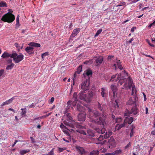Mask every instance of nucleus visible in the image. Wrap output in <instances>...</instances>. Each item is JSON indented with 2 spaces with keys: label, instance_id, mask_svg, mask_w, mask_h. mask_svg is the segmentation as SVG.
Instances as JSON below:
<instances>
[{
  "label": "nucleus",
  "instance_id": "obj_1",
  "mask_svg": "<svg viewBox=\"0 0 155 155\" xmlns=\"http://www.w3.org/2000/svg\"><path fill=\"white\" fill-rule=\"evenodd\" d=\"M96 107L97 110L102 112L101 116L97 118L101 115V113L97 110L93 111L90 108H87L89 112L88 117L91 119V121L94 122L96 124L99 125H102L104 127L101 130L99 128H95L94 129L96 132L99 134H103L105 133L106 129L104 127L107 123V115L104 114V110L103 109V107H102L101 104L98 102L96 105Z\"/></svg>",
  "mask_w": 155,
  "mask_h": 155
},
{
  "label": "nucleus",
  "instance_id": "obj_2",
  "mask_svg": "<svg viewBox=\"0 0 155 155\" xmlns=\"http://www.w3.org/2000/svg\"><path fill=\"white\" fill-rule=\"evenodd\" d=\"M66 117H67V120H64V123L67 126L71 128V130L74 131L76 128L80 129H86L85 126H81L78 123L72 120V117L69 113L67 114Z\"/></svg>",
  "mask_w": 155,
  "mask_h": 155
},
{
  "label": "nucleus",
  "instance_id": "obj_3",
  "mask_svg": "<svg viewBox=\"0 0 155 155\" xmlns=\"http://www.w3.org/2000/svg\"><path fill=\"white\" fill-rule=\"evenodd\" d=\"M77 93H74L73 95V98L71 101H68L67 103V104L68 106H75L77 104V110L81 111L83 110V104L80 101H78L77 99Z\"/></svg>",
  "mask_w": 155,
  "mask_h": 155
},
{
  "label": "nucleus",
  "instance_id": "obj_4",
  "mask_svg": "<svg viewBox=\"0 0 155 155\" xmlns=\"http://www.w3.org/2000/svg\"><path fill=\"white\" fill-rule=\"evenodd\" d=\"M15 19V16L12 14L8 12L4 15L2 18V20L4 22L11 23Z\"/></svg>",
  "mask_w": 155,
  "mask_h": 155
},
{
  "label": "nucleus",
  "instance_id": "obj_5",
  "mask_svg": "<svg viewBox=\"0 0 155 155\" xmlns=\"http://www.w3.org/2000/svg\"><path fill=\"white\" fill-rule=\"evenodd\" d=\"M12 58L16 63H18L21 61L24 58V56L22 54L18 55L16 53H14L12 54Z\"/></svg>",
  "mask_w": 155,
  "mask_h": 155
},
{
  "label": "nucleus",
  "instance_id": "obj_6",
  "mask_svg": "<svg viewBox=\"0 0 155 155\" xmlns=\"http://www.w3.org/2000/svg\"><path fill=\"white\" fill-rule=\"evenodd\" d=\"M90 84V81L89 80L86 79L83 81L81 84V88L83 91L85 92L89 89V86Z\"/></svg>",
  "mask_w": 155,
  "mask_h": 155
},
{
  "label": "nucleus",
  "instance_id": "obj_7",
  "mask_svg": "<svg viewBox=\"0 0 155 155\" xmlns=\"http://www.w3.org/2000/svg\"><path fill=\"white\" fill-rule=\"evenodd\" d=\"M127 80L128 84L127 83H125L124 84V87L122 88L126 90H127L128 89H130L132 87V84H133V81L130 77H128L127 78Z\"/></svg>",
  "mask_w": 155,
  "mask_h": 155
},
{
  "label": "nucleus",
  "instance_id": "obj_8",
  "mask_svg": "<svg viewBox=\"0 0 155 155\" xmlns=\"http://www.w3.org/2000/svg\"><path fill=\"white\" fill-rule=\"evenodd\" d=\"M137 109L136 107L135 106L133 107L130 111L127 110L125 113H124V115L125 116H128L129 115L131 114L135 115L137 114Z\"/></svg>",
  "mask_w": 155,
  "mask_h": 155
},
{
  "label": "nucleus",
  "instance_id": "obj_9",
  "mask_svg": "<svg viewBox=\"0 0 155 155\" xmlns=\"http://www.w3.org/2000/svg\"><path fill=\"white\" fill-rule=\"evenodd\" d=\"M84 91H81V93L78 94V96L81 100L86 101L87 102H89L90 101V98H87V96L84 93Z\"/></svg>",
  "mask_w": 155,
  "mask_h": 155
},
{
  "label": "nucleus",
  "instance_id": "obj_10",
  "mask_svg": "<svg viewBox=\"0 0 155 155\" xmlns=\"http://www.w3.org/2000/svg\"><path fill=\"white\" fill-rule=\"evenodd\" d=\"M75 148L77 152L80 155H84L87 153V151L83 147L77 146H76Z\"/></svg>",
  "mask_w": 155,
  "mask_h": 155
},
{
  "label": "nucleus",
  "instance_id": "obj_11",
  "mask_svg": "<svg viewBox=\"0 0 155 155\" xmlns=\"http://www.w3.org/2000/svg\"><path fill=\"white\" fill-rule=\"evenodd\" d=\"M118 80H119L118 82V84H120V85H121L126 80V78L121 77L120 74H118L117 79L115 80V81H117Z\"/></svg>",
  "mask_w": 155,
  "mask_h": 155
},
{
  "label": "nucleus",
  "instance_id": "obj_12",
  "mask_svg": "<svg viewBox=\"0 0 155 155\" xmlns=\"http://www.w3.org/2000/svg\"><path fill=\"white\" fill-rule=\"evenodd\" d=\"M82 66H80L77 69V70L76 72L74 74V78L73 79V85H74L75 84V81L77 79L76 72L78 74H79L81 73L82 71Z\"/></svg>",
  "mask_w": 155,
  "mask_h": 155
},
{
  "label": "nucleus",
  "instance_id": "obj_13",
  "mask_svg": "<svg viewBox=\"0 0 155 155\" xmlns=\"http://www.w3.org/2000/svg\"><path fill=\"white\" fill-rule=\"evenodd\" d=\"M137 99V97L135 96L134 98L131 97L130 98L129 100L127 101V105H136V102Z\"/></svg>",
  "mask_w": 155,
  "mask_h": 155
},
{
  "label": "nucleus",
  "instance_id": "obj_14",
  "mask_svg": "<svg viewBox=\"0 0 155 155\" xmlns=\"http://www.w3.org/2000/svg\"><path fill=\"white\" fill-rule=\"evenodd\" d=\"M108 143L110 148L114 147L116 146L115 140L112 137L110 138V139L108 141Z\"/></svg>",
  "mask_w": 155,
  "mask_h": 155
},
{
  "label": "nucleus",
  "instance_id": "obj_15",
  "mask_svg": "<svg viewBox=\"0 0 155 155\" xmlns=\"http://www.w3.org/2000/svg\"><path fill=\"white\" fill-rule=\"evenodd\" d=\"M86 117V114L85 113L79 114L78 115V119L79 121H84Z\"/></svg>",
  "mask_w": 155,
  "mask_h": 155
},
{
  "label": "nucleus",
  "instance_id": "obj_16",
  "mask_svg": "<svg viewBox=\"0 0 155 155\" xmlns=\"http://www.w3.org/2000/svg\"><path fill=\"white\" fill-rule=\"evenodd\" d=\"M114 66L115 67V70L117 69V67L119 68L120 70H122L123 69V68L121 64V63L120 60H118L116 61L114 64Z\"/></svg>",
  "mask_w": 155,
  "mask_h": 155
},
{
  "label": "nucleus",
  "instance_id": "obj_17",
  "mask_svg": "<svg viewBox=\"0 0 155 155\" xmlns=\"http://www.w3.org/2000/svg\"><path fill=\"white\" fill-rule=\"evenodd\" d=\"M25 50L29 54H31L34 53V48L31 46L27 47L25 49Z\"/></svg>",
  "mask_w": 155,
  "mask_h": 155
},
{
  "label": "nucleus",
  "instance_id": "obj_18",
  "mask_svg": "<svg viewBox=\"0 0 155 155\" xmlns=\"http://www.w3.org/2000/svg\"><path fill=\"white\" fill-rule=\"evenodd\" d=\"M81 29L80 28H78L75 29L73 30V32L71 35V38H73L76 36L77 34L80 31Z\"/></svg>",
  "mask_w": 155,
  "mask_h": 155
},
{
  "label": "nucleus",
  "instance_id": "obj_19",
  "mask_svg": "<svg viewBox=\"0 0 155 155\" xmlns=\"http://www.w3.org/2000/svg\"><path fill=\"white\" fill-rule=\"evenodd\" d=\"M133 120L134 118L132 117H126L124 119V121L126 124H130L133 122Z\"/></svg>",
  "mask_w": 155,
  "mask_h": 155
},
{
  "label": "nucleus",
  "instance_id": "obj_20",
  "mask_svg": "<svg viewBox=\"0 0 155 155\" xmlns=\"http://www.w3.org/2000/svg\"><path fill=\"white\" fill-rule=\"evenodd\" d=\"M103 61V58L102 57L100 56L96 58L95 60L96 64L97 65H100Z\"/></svg>",
  "mask_w": 155,
  "mask_h": 155
},
{
  "label": "nucleus",
  "instance_id": "obj_21",
  "mask_svg": "<svg viewBox=\"0 0 155 155\" xmlns=\"http://www.w3.org/2000/svg\"><path fill=\"white\" fill-rule=\"evenodd\" d=\"M15 96H14L11 98V99L7 100L6 101L3 102L2 104V106H5V105H7L10 103H11L13 100L15 99Z\"/></svg>",
  "mask_w": 155,
  "mask_h": 155
},
{
  "label": "nucleus",
  "instance_id": "obj_22",
  "mask_svg": "<svg viewBox=\"0 0 155 155\" xmlns=\"http://www.w3.org/2000/svg\"><path fill=\"white\" fill-rule=\"evenodd\" d=\"M110 88L113 91L114 97L115 95L117 94V89L116 86L111 85L110 86Z\"/></svg>",
  "mask_w": 155,
  "mask_h": 155
},
{
  "label": "nucleus",
  "instance_id": "obj_23",
  "mask_svg": "<svg viewBox=\"0 0 155 155\" xmlns=\"http://www.w3.org/2000/svg\"><path fill=\"white\" fill-rule=\"evenodd\" d=\"M112 134V131L109 130L108 132L107 131L106 134H104V138L105 139H106L111 135Z\"/></svg>",
  "mask_w": 155,
  "mask_h": 155
},
{
  "label": "nucleus",
  "instance_id": "obj_24",
  "mask_svg": "<svg viewBox=\"0 0 155 155\" xmlns=\"http://www.w3.org/2000/svg\"><path fill=\"white\" fill-rule=\"evenodd\" d=\"M101 95L102 97H105L107 92L106 89L104 87H102L101 89Z\"/></svg>",
  "mask_w": 155,
  "mask_h": 155
},
{
  "label": "nucleus",
  "instance_id": "obj_25",
  "mask_svg": "<svg viewBox=\"0 0 155 155\" xmlns=\"http://www.w3.org/2000/svg\"><path fill=\"white\" fill-rule=\"evenodd\" d=\"M135 128V126L134 125L132 124L131 126V131L130 134V137H132L134 134L135 133L134 130Z\"/></svg>",
  "mask_w": 155,
  "mask_h": 155
},
{
  "label": "nucleus",
  "instance_id": "obj_26",
  "mask_svg": "<svg viewBox=\"0 0 155 155\" xmlns=\"http://www.w3.org/2000/svg\"><path fill=\"white\" fill-rule=\"evenodd\" d=\"M28 45L33 47H39L41 46V45L40 44L36 43H35L34 42L30 43L28 44Z\"/></svg>",
  "mask_w": 155,
  "mask_h": 155
},
{
  "label": "nucleus",
  "instance_id": "obj_27",
  "mask_svg": "<svg viewBox=\"0 0 155 155\" xmlns=\"http://www.w3.org/2000/svg\"><path fill=\"white\" fill-rule=\"evenodd\" d=\"M12 54H10L7 52H5L2 55L1 57L3 58H5L6 57H10L12 58Z\"/></svg>",
  "mask_w": 155,
  "mask_h": 155
},
{
  "label": "nucleus",
  "instance_id": "obj_28",
  "mask_svg": "<svg viewBox=\"0 0 155 155\" xmlns=\"http://www.w3.org/2000/svg\"><path fill=\"white\" fill-rule=\"evenodd\" d=\"M22 111L21 113V114L22 117H24L26 116V113L27 109L26 108H22L21 109Z\"/></svg>",
  "mask_w": 155,
  "mask_h": 155
},
{
  "label": "nucleus",
  "instance_id": "obj_29",
  "mask_svg": "<svg viewBox=\"0 0 155 155\" xmlns=\"http://www.w3.org/2000/svg\"><path fill=\"white\" fill-rule=\"evenodd\" d=\"M92 74V71L91 70H87V71H85L84 72L83 75L85 76V75H86L87 76H89L90 75H91Z\"/></svg>",
  "mask_w": 155,
  "mask_h": 155
},
{
  "label": "nucleus",
  "instance_id": "obj_30",
  "mask_svg": "<svg viewBox=\"0 0 155 155\" xmlns=\"http://www.w3.org/2000/svg\"><path fill=\"white\" fill-rule=\"evenodd\" d=\"M132 93L131 95H134V94H136V93L137 92V91L136 89L135 88V85L133 84H132Z\"/></svg>",
  "mask_w": 155,
  "mask_h": 155
},
{
  "label": "nucleus",
  "instance_id": "obj_31",
  "mask_svg": "<svg viewBox=\"0 0 155 155\" xmlns=\"http://www.w3.org/2000/svg\"><path fill=\"white\" fill-rule=\"evenodd\" d=\"M29 152V150H21L20 151L19 153L21 155H23Z\"/></svg>",
  "mask_w": 155,
  "mask_h": 155
},
{
  "label": "nucleus",
  "instance_id": "obj_32",
  "mask_svg": "<svg viewBox=\"0 0 155 155\" xmlns=\"http://www.w3.org/2000/svg\"><path fill=\"white\" fill-rule=\"evenodd\" d=\"M87 134L88 135L91 137H94V134L93 131L91 130H87Z\"/></svg>",
  "mask_w": 155,
  "mask_h": 155
},
{
  "label": "nucleus",
  "instance_id": "obj_33",
  "mask_svg": "<svg viewBox=\"0 0 155 155\" xmlns=\"http://www.w3.org/2000/svg\"><path fill=\"white\" fill-rule=\"evenodd\" d=\"M122 151L121 149L117 150L114 151V153L115 155H120L122 153Z\"/></svg>",
  "mask_w": 155,
  "mask_h": 155
},
{
  "label": "nucleus",
  "instance_id": "obj_34",
  "mask_svg": "<svg viewBox=\"0 0 155 155\" xmlns=\"http://www.w3.org/2000/svg\"><path fill=\"white\" fill-rule=\"evenodd\" d=\"M14 66V64L13 63H12L8 65L7 66L6 68L7 70H11L13 67Z\"/></svg>",
  "mask_w": 155,
  "mask_h": 155
},
{
  "label": "nucleus",
  "instance_id": "obj_35",
  "mask_svg": "<svg viewBox=\"0 0 155 155\" xmlns=\"http://www.w3.org/2000/svg\"><path fill=\"white\" fill-rule=\"evenodd\" d=\"M104 139V137L103 136H101V135H100L99 137L97 138V139L99 141L98 143H97V144H101V143L102 142L101 141L102 140Z\"/></svg>",
  "mask_w": 155,
  "mask_h": 155
},
{
  "label": "nucleus",
  "instance_id": "obj_36",
  "mask_svg": "<svg viewBox=\"0 0 155 155\" xmlns=\"http://www.w3.org/2000/svg\"><path fill=\"white\" fill-rule=\"evenodd\" d=\"M90 154L91 155H98L99 154V151L98 150H93L91 152Z\"/></svg>",
  "mask_w": 155,
  "mask_h": 155
},
{
  "label": "nucleus",
  "instance_id": "obj_37",
  "mask_svg": "<svg viewBox=\"0 0 155 155\" xmlns=\"http://www.w3.org/2000/svg\"><path fill=\"white\" fill-rule=\"evenodd\" d=\"M76 131L77 132L79 133L80 134H83L84 135L86 134V132L85 131H84L83 130H81V129H78V130H76Z\"/></svg>",
  "mask_w": 155,
  "mask_h": 155
},
{
  "label": "nucleus",
  "instance_id": "obj_38",
  "mask_svg": "<svg viewBox=\"0 0 155 155\" xmlns=\"http://www.w3.org/2000/svg\"><path fill=\"white\" fill-rule=\"evenodd\" d=\"M60 127L61 128H65L67 129H68V130H69V131H72L71 129V128L68 127V126H67V127H66L62 124L61 123L60 126Z\"/></svg>",
  "mask_w": 155,
  "mask_h": 155
},
{
  "label": "nucleus",
  "instance_id": "obj_39",
  "mask_svg": "<svg viewBox=\"0 0 155 155\" xmlns=\"http://www.w3.org/2000/svg\"><path fill=\"white\" fill-rule=\"evenodd\" d=\"M102 31V29H99L97 31L96 33L94 35V37H95L99 35L101 33Z\"/></svg>",
  "mask_w": 155,
  "mask_h": 155
},
{
  "label": "nucleus",
  "instance_id": "obj_40",
  "mask_svg": "<svg viewBox=\"0 0 155 155\" xmlns=\"http://www.w3.org/2000/svg\"><path fill=\"white\" fill-rule=\"evenodd\" d=\"M131 144V143L130 142H129L128 143L125 147L124 148V149L128 150V149L130 147Z\"/></svg>",
  "mask_w": 155,
  "mask_h": 155
},
{
  "label": "nucleus",
  "instance_id": "obj_41",
  "mask_svg": "<svg viewBox=\"0 0 155 155\" xmlns=\"http://www.w3.org/2000/svg\"><path fill=\"white\" fill-rule=\"evenodd\" d=\"M93 96V94L92 92H91L87 97V98H90V101L91 100V98Z\"/></svg>",
  "mask_w": 155,
  "mask_h": 155
},
{
  "label": "nucleus",
  "instance_id": "obj_42",
  "mask_svg": "<svg viewBox=\"0 0 155 155\" xmlns=\"http://www.w3.org/2000/svg\"><path fill=\"white\" fill-rule=\"evenodd\" d=\"M117 75H118V74H115L113 76H112L111 77V78L110 80V81H115L116 79L114 80V78H115L116 76Z\"/></svg>",
  "mask_w": 155,
  "mask_h": 155
},
{
  "label": "nucleus",
  "instance_id": "obj_43",
  "mask_svg": "<svg viewBox=\"0 0 155 155\" xmlns=\"http://www.w3.org/2000/svg\"><path fill=\"white\" fill-rule=\"evenodd\" d=\"M48 52H46L45 53H44L41 54V57L43 59L44 57H45V56H48Z\"/></svg>",
  "mask_w": 155,
  "mask_h": 155
},
{
  "label": "nucleus",
  "instance_id": "obj_44",
  "mask_svg": "<svg viewBox=\"0 0 155 155\" xmlns=\"http://www.w3.org/2000/svg\"><path fill=\"white\" fill-rule=\"evenodd\" d=\"M54 149L53 148L48 153L47 155H54Z\"/></svg>",
  "mask_w": 155,
  "mask_h": 155
},
{
  "label": "nucleus",
  "instance_id": "obj_45",
  "mask_svg": "<svg viewBox=\"0 0 155 155\" xmlns=\"http://www.w3.org/2000/svg\"><path fill=\"white\" fill-rule=\"evenodd\" d=\"M66 147L59 148L58 151L59 152H62L64 150H66Z\"/></svg>",
  "mask_w": 155,
  "mask_h": 155
},
{
  "label": "nucleus",
  "instance_id": "obj_46",
  "mask_svg": "<svg viewBox=\"0 0 155 155\" xmlns=\"http://www.w3.org/2000/svg\"><path fill=\"white\" fill-rule=\"evenodd\" d=\"M125 2H120V4H118L117 5V7L125 5Z\"/></svg>",
  "mask_w": 155,
  "mask_h": 155
},
{
  "label": "nucleus",
  "instance_id": "obj_47",
  "mask_svg": "<svg viewBox=\"0 0 155 155\" xmlns=\"http://www.w3.org/2000/svg\"><path fill=\"white\" fill-rule=\"evenodd\" d=\"M4 73V70L2 69L0 70V77H1Z\"/></svg>",
  "mask_w": 155,
  "mask_h": 155
},
{
  "label": "nucleus",
  "instance_id": "obj_48",
  "mask_svg": "<svg viewBox=\"0 0 155 155\" xmlns=\"http://www.w3.org/2000/svg\"><path fill=\"white\" fill-rule=\"evenodd\" d=\"M120 129V127H119V124H117L115 126V130H119Z\"/></svg>",
  "mask_w": 155,
  "mask_h": 155
},
{
  "label": "nucleus",
  "instance_id": "obj_49",
  "mask_svg": "<svg viewBox=\"0 0 155 155\" xmlns=\"http://www.w3.org/2000/svg\"><path fill=\"white\" fill-rule=\"evenodd\" d=\"M122 120L121 118L120 117H118L117 118L116 120V122L117 123H119Z\"/></svg>",
  "mask_w": 155,
  "mask_h": 155
},
{
  "label": "nucleus",
  "instance_id": "obj_50",
  "mask_svg": "<svg viewBox=\"0 0 155 155\" xmlns=\"http://www.w3.org/2000/svg\"><path fill=\"white\" fill-rule=\"evenodd\" d=\"M126 124L125 123H124H124L123 124H121L120 125H119V127H120V128H122L123 127L125 126H126Z\"/></svg>",
  "mask_w": 155,
  "mask_h": 155
},
{
  "label": "nucleus",
  "instance_id": "obj_51",
  "mask_svg": "<svg viewBox=\"0 0 155 155\" xmlns=\"http://www.w3.org/2000/svg\"><path fill=\"white\" fill-rule=\"evenodd\" d=\"M12 58H8L7 60V62L8 64L12 63Z\"/></svg>",
  "mask_w": 155,
  "mask_h": 155
},
{
  "label": "nucleus",
  "instance_id": "obj_52",
  "mask_svg": "<svg viewBox=\"0 0 155 155\" xmlns=\"http://www.w3.org/2000/svg\"><path fill=\"white\" fill-rule=\"evenodd\" d=\"M115 104H116V106H115V107L116 109L117 108V109L119 107V105H118V102H117V100H116L115 101Z\"/></svg>",
  "mask_w": 155,
  "mask_h": 155
},
{
  "label": "nucleus",
  "instance_id": "obj_53",
  "mask_svg": "<svg viewBox=\"0 0 155 155\" xmlns=\"http://www.w3.org/2000/svg\"><path fill=\"white\" fill-rule=\"evenodd\" d=\"M104 155H115L114 154V152L112 153H107L105 154Z\"/></svg>",
  "mask_w": 155,
  "mask_h": 155
},
{
  "label": "nucleus",
  "instance_id": "obj_54",
  "mask_svg": "<svg viewBox=\"0 0 155 155\" xmlns=\"http://www.w3.org/2000/svg\"><path fill=\"white\" fill-rule=\"evenodd\" d=\"M147 42L148 43V44H149V45L150 46H151L152 47H154V45H153V44H151L150 43L149 40H147Z\"/></svg>",
  "mask_w": 155,
  "mask_h": 155
},
{
  "label": "nucleus",
  "instance_id": "obj_55",
  "mask_svg": "<svg viewBox=\"0 0 155 155\" xmlns=\"http://www.w3.org/2000/svg\"><path fill=\"white\" fill-rule=\"evenodd\" d=\"M30 139H31V142L32 143H34L35 142V141L34 140V139L33 138V137H31Z\"/></svg>",
  "mask_w": 155,
  "mask_h": 155
},
{
  "label": "nucleus",
  "instance_id": "obj_56",
  "mask_svg": "<svg viewBox=\"0 0 155 155\" xmlns=\"http://www.w3.org/2000/svg\"><path fill=\"white\" fill-rule=\"evenodd\" d=\"M136 28L135 27H134L132 28L131 29V32H133L134 30L136 29Z\"/></svg>",
  "mask_w": 155,
  "mask_h": 155
},
{
  "label": "nucleus",
  "instance_id": "obj_57",
  "mask_svg": "<svg viewBox=\"0 0 155 155\" xmlns=\"http://www.w3.org/2000/svg\"><path fill=\"white\" fill-rule=\"evenodd\" d=\"M35 104H34V103H32L31 105H30L29 106V108H31L32 107H35Z\"/></svg>",
  "mask_w": 155,
  "mask_h": 155
},
{
  "label": "nucleus",
  "instance_id": "obj_58",
  "mask_svg": "<svg viewBox=\"0 0 155 155\" xmlns=\"http://www.w3.org/2000/svg\"><path fill=\"white\" fill-rule=\"evenodd\" d=\"M54 101V98L53 97H52L50 99V101L51 103H53Z\"/></svg>",
  "mask_w": 155,
  "mask_h": 155
},
{
  "label": "nucleus",
  "instance_id": "obj_59",
  "mask_svg": "<svg viewBox=\"0 0 155 155\" xmlns=\"http://www.w3.org/2000/svg\"><path fill=\"white\" fill-rule=\"evenodd\" d=\"M134 40V39L132 38H131L130 40L129 41L128 43L129 44L131 43L132 41Z\"/></svg>",
  "mask_w": 155,
  "mask_h": 155
},
{
  "label": "nucleus",
  "instance_id": "obj_60",
  "mask_svg": "<svg viewBox=\"0 0 155 155\" xmlns=\"http://www.w3.org/2000/svg\"><path fill=\"white\" fill-rule=\"evenodd\" d=\"M8 110H9L12 111L14 113H15V110L14 109H12V108H9V109H8Z\"/></svg>",
  "mask_w": 155,
  "mask_h": 155
},
{
  "label": "nucleus",
  "instance_id": "obj_61",
  "mask_svg": "<svg viewBox=\"0 0 155 155\" xmlns=\"http://www.w3.org/2000/svg\"><path fill=\"white\" fill-rule=\"evenodd\" d=\"M151 134L152 135H155V129L151 132Z\"/></svg>",
  "mask_w": 155,
  "mask_h": 155
},
{
  "label": "nucleus",
  "instance_id": "obj_62",
  "mask_svg": "<svg viewBox=\"0 0 155 155\" xmlns=\"http://www.w3.org/2000/svg\"><path fill=\"white\" fill-rule=\"evenodd\" d=\"M114 57V56L112 55H110L108 56V59H110L112 58H113Z\"/></svg>",
  "mask_w": 155,
  "mask_h": 155
},
{
  "label": "nucleus",
  "instance_id": "obj_63",
  "mask_svg": "<svg viewBox=\"0 0 155 155\" xmlns=\"http://www.w3.org/2000/svg\"><path fill=\"white\" fill-rule=\"evenodd\" d=\"M19 15H18L16 18V21H19Z\"/></svg>",
  "mask_w": 155,
  "mask_h": 155
},
{
  "label": "nucleus",
  "instance_id": "obj_64",
  "mask_svg": "<svg viewBox=\"0 0 155 155\" xmlns=\"http://www.w3.org/2000/svg\"><path fill=\"white\" fill-rule=\"evenodd\" d=\"M152 25H155V20L153 22V23H151Z\"/></svg>",
  "mask_w": 155,
  "mask_h": 155
}]
</instances>
